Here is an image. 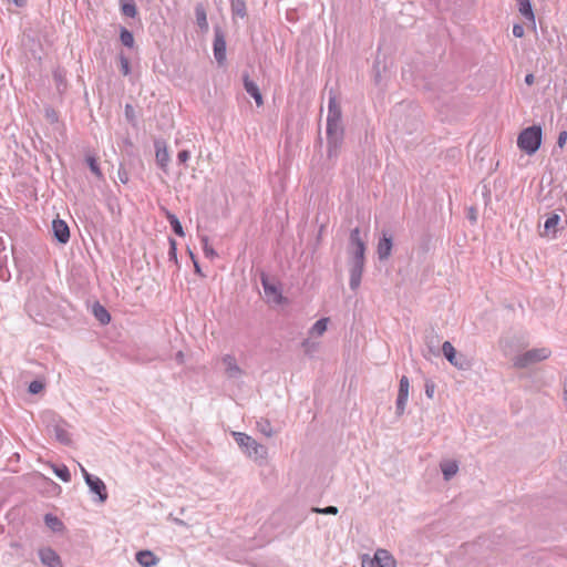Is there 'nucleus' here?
Wrapping results in <instances>:
<instances>
[{"mask_svg":"<svg viewBox=\"0 0 567 567\" xmlns=\"http://www.w3.org/2000/svg\"><path fill=\"white\" fill-rule=\"evenodd\" d=\"M327 140H328V157L338 156L339 150L343 141V126L341 122V109L336 96L329 97L328 115H327Z\"/></svg>","mask_w":567,"mask_h":567,"instance_id":"nucleus-1","label":"nucleus"},{"mask_svg":"<svg viewBox=\"0 0 567 567\" xmlns=\"http://www.w3.org/2000/svg\"><path fill=\"white\" fill-rule=\"evenodd\" d=\"M231 436L240 447L241 452L258 465L267 462L268 450L265 445L259 444L250 435L243 432H231Z\"/></svg>","mask_w":567,"mask_h":567,"instance_id":"nucleus-2","label":"nucleus"},{"mask_svg":"<svg viewBox=\"0 0 567 567\" xmlns=\"http://www.w3.org/2000/svg\"><path fill=\"white\" fill-rule=\"evenodd\" d=\"M542 143V128L530 126L525 128L517 138V145L520 150L532 155L537 152Z\"/></svg>","mask_w":567,"mask_h":567,"instance_id":"nucleus-3","label":"nucleus"},{"mask_svg":"<svg viewBox=\"0 0 567 567\" xmlns=\"http://www.w3.org/2000/svg\"><path fill=\"white\" fill-rule=\"evenodd\" d=\"M551 354V350L546 347L528 350L514 359V365L518 369H525L530 364L544 361Z\"/></svg>","mask_w":567,"mask_h":567,"instance_id":"nucleus-4","label":"nucleus"},{"mask_svg":"<svg viewBox=\"0 0 567 567\" xmlns=\"http://www.w3.org/2000/svg\"><path fill=\"white\" fill-rule=\"evenodd\" d=\"M367 244L361 237L359 227H355L350 233L348 255L349 261H365Z\"/></svg>","mask_w":567,"mask_h":567,"instance_id":"nucleus-5","label":"nucleus"},{"mask_svg":"<svg viewBox=\"0 0 567 567\" xmlns=\"http://www.w3.org/2000/svg\"><path fill=\"white\" fill-rule=\"evenodd\" d=\"M442 352L446 360L458 370H467L471 367L470 360L462 353H457L450 341L442 344Z\"/></svg>","mask_w":567,"mask_h":567,"instance_id":"nucleus-6","label":"nucleus"},{"mask_svg":"<svg viewBox=\"0 0 567 567\" xmlns=\"http://www.w3.org/2000/svg\"><path fill=\"white\" fill-rule=\"evenodd\" d=\"M393 248V236L390 231L383 230L377 245V255L380 260H386Z\"/></svg>","mask_w":567,"mask_h":567,"instance_id":"nucleus-7","label":"nucleus"},{"mask_svg":"<svg viewBox=\"0 0 567 567\" xmlns=\"http://www.w3.org/2000/svg\"><path fill=\"white\" fill-rule=\"evenodd\" d=\"M410 381L409 378L403 375L400 379L399 393L396 399V414L402 415L405 411V406L409 399Z\"/></svg>","mask_w":567,"mask_h":567,"instance_id":"nucleus-8","label":"nucleus"},{"mask_svg":"<svg viewBox=\"0 0 567 567\" xmlns=\"http://www.w3.org/2000/svg\"><path fill=\"white\" fill-rule=\"evenodd\" d=\"M86 485L90 492L97 495L99 502L104 503L107 499V491L104 482L94 475H86Z\"/></svg>","mask_w":567,"mask_h":567,"instance_id":"nucleus-9","label":"nucleus"},{"mask_svg":"<svg viewBox=\"0 0 567 567\" xmlns=\"http://www.w3.org/2000/svg\"><path fill=\"white\" fill-rule=\"evenodd\" d=\"M155 159L161 169L168 172V163L171 161L166 143L164 141H155Z\"/></svg>","mask_w":567,"mask_h":567,"instance_id":"nucleus-10","label":"nucleus"},{"mask_svg":"<svg viewBox=\"0 0 567 567\" xmlns=\"http://www.w3.org/2000/svg\"><path fill=\"white\" fill-rule=\"evenodd\" d=\"M365 261H349V286L352 290L360 287Z\"/></svg>","mask_w":567,"mask_h":567,"instance_id":"nucleus-11","label":"nucleus"},{"mask_svg":"<svg viewBox=\"0 0 567 567\" xmlns=\"http://www.w3.org/2000/svg\"><path fill=\"white\" fill-rule=\"evenodd\" d=\"M221 362L225 367V373L229 379H239L244 375V371L237 364L236 358L231 354H225L221 358Z\"/></svg>","mask_w":567,"mask_h":567,"instance_id":"nucleus-12","label":"nucleus"},{"mask_svg":"<svg viewBox=\"0 0 567 567\" xmlns=\"http://www.w3.org/2000/svg\"><path fill=\"white\" fill-rule=\"evenodd\" d=\"M261 285L265 291V296L268 298L269 301H272L275 303H280L282 296L277 287V285L269 280V278L265 275L261 277Z\"/></svg>","mask_w":567,"mask_h":567,"instance_id":"nucleus-13","label":"nucleus"},{"mask_svg":"<svg viewBox=\"0 0 567 567\" xmlns=\"http://www.w3.org/2000/svg\"><path fill=\"white\" fill-rule=\"evenodd\" d=\"M214 56L219 65H221L226 60V41L219 30H216L215 32Z\"/></svg>","mask_w":567,"mask_h":567,"instance_id":"nucleus-14","label":"nucleus"},{"mask_svg":"<svg viewBox=\"0 0 567 567\" xmlns=\"http://www.w3.org/2000/svg\"><path fill=\"white\" fill-rule=\"evenodd\" d=\"M52 230L56 240L65 244L70 239V229L68 224L62 219H54L52 223Z\"/></svg>","mask_w":567,"mask_h":567,"instance_id":"nucleus-15","label":"nucleus"},{"mask_svg":"<svg viewBox=\"0 0 567 567\" xmlns=\"http://www.w3.org/2000/svg\"><path fill=\"white\" fill-rule=\"evenodd\" d=\"M243 80L246 92L255 100L257 106H261L264 104V100L258 85L249 78L248 74H244Z\"/></svg>","mask_w":567,"mask_h":567,"instance_id":"nucleus-16","label":"nucleus"},{"mask_svg":"<svg viewBox=\"0 0 567 567\" xmlns=\"http://www.w3.org/2000/svg\"><path fill=\"white\" fill-rule=\"evenodd\" d=\"M52 432L60 443L69 445L71 443V435L68 432L66 424L63 421H58L52 425Z\"/></svg>","mask_w":567,"mask_h":567,"instance_id":"nucleus-17","label":"nucleus"},{"mask_svg":"<svg viewBox=\"0 0 567 567\" xmlns=\"http://www.w3.org/2000/svg\"><path fill=\"white\" fill-rule=\"evenodd\" d=\"M374 567H394L395 559L386 549H378L374 554Z\"/></svg>","mask_w":567,"mask_h":567,"instance_id":"nucleus-18","label":"nucleus"},{"mask_svg":"<svg viewBox=\"0 0 567 567\" xmlns=\"http://www.w3.org/2000/svg\"><path fill=\"white\" fill-rule=\"evenodd\" d=\"M136 561L141 567H152L157 565L158 558L151 550H141L136 554Z\"/></svg>","mask_w":567,"mask_h":567,"instance_id":"nucleus-19","label":"nucleus"},{"mask_svg":"<svg viewBox=\"0 0 567 567\" xmlns=\"http://www.w3.org/2000/svg\"><path fill=\"white\" fill-rule=\"evenodd\" d=\"M40 559L47 567H54L59 564V556L51 548H43L39 551Z\"/></svg>","mask_w":567,"mask_h":567,"instance_id":"nucleus-20","label":"nucleus"},{"mask_svg":"<svg viewBox=\"0 0 567 567\" xmlns=\"http://www.w3.org/2000/svg\"><path fill=\"white\" fill-rule=\"evenodd\" d=\"M445 481H450L456 475L458 471V463L456 461L446 460L440 464Z\"/></svg>","mask_w":567,"mask_h":567,"instance_id":"nucleus-21","label":"nucleus"},{"mask_svg":"<svg viewBox=\"0 0 567 567\" xmlns=\"http://www.w3.org/2000/svg\"><path fill=\"white\" fill-rule=\"evenodd\" d=\"M518 10L520 14L528 21L535 22V16L532 8L530 0H517Z\"/></svg>","mask_w":567,"mask_h":567,"instance_id":"nucleus-22","label":"nucleus"},{"mask_svg":"<svg viewBox=\"0 0 567 567\" xmlns=\"http://www.w3.org/2000/svg\"><path fill=\"white\" fill-rule=\"evenodd\" d=\"M93 313L95 316V318L102 323V324H106L110 322L111 320V316L110 313L107 312V310L101 306L100 303H95L93 306Z\"/></svg>","mask_w":567,"mask_h":567,"instance_id":"nucleus-23","label":"nucleus"},{"mask_svg":"<svg viewBox=\"0 0 567 567\" xmlns=\"http://www.w3.org/2000/svg\"><path fill=\"white\" fill-rule=\"evenodd\" d=\"M328 321L329 319L328 318H321L319 319L318 321L315 322V324L311 327L309 333L311 336H317V337H320L322 336L326 331H327V328H328Z\"/></svg>","mask_w":567,"mask_h":567,"instance_id":"nucleus-24","label":"nucleus"},{"mask_svg":"<svg viewBox=\"0 0 567 567\" xmlns=\"http://www.w3.org/2000/svg\"><path fill=\"white\" fill-rule=\"evenodd\" d=\"M559 220H560V217L557 214H553L551 216H549L544 224L545 233H547V234L553 233V237H555L556 231H557L556 228H557Z\"/></svg>","mask_w":567,"mask_h":567,"instance_id":"nucleus-25","label":"nucleus"},{"mask_svg":"<svg viewBox=\"0 0 567 567\" xmlns=\"http://www.w3.org/2000/svg\"><path fill=\"white\" fill-rule=\"evenodd\" d=\"M166 218L172 227V229L174 230V233L181 237H183L185 234H184V230H183V226L179 221V219L172 213L167 212L166 213Z\"/></svg>","mask_w":567,"mask_h":567,"instance_id":"nucleus-26","label":"nucleus"},{"mask_svg":"<svg viewBox=\"0 0 567 567\" xmlns=\"http://www.w3.org/2000/svg\"><path fill=\"white\" fill-rule=\"evenodd\" d=\"M231 4V11L235 16H238L240 18L246 17V2L245 0H230Z\"/></svg>","mask_w":567,"mask_h":567,"instance_id":"nucleus-27","label":"nucleus"},{"mask_svg":"<svg viewBox=\"0 0 567 567\" xmlns=\"http://www.w3.org/2000/svg\"><path fill=\"white\" fill-rule=\"evenodd\" d=\"M196 13V21L200 29L207 30L208 29V22L206 17V11L202 6H197L195 9Z\"/></svg>","mask_w":567,"mask_h":567,"instance_id":"nucleus-28","label":"nucleus"},{"mask_svg":"<svg viewBox=\"0 0 567 567\" xmlns=\"http://www.w3.org/2000/svg\"><path fill=\"white\" fill-rule=\"evenodd\" d=\"M44 522H45V525L52 529L53 532H59L62 529L63 527V524L62 522L56 517V516H53L51 514H47L44 516Z\"/></svg>","mask_w":567,"mask_h":567,"instance_id":"nucleus-29","label":"nucleus"},{"mask_svg":"<svg viewBox=\"0 0 567 567\" xmlns=\"http://www.w3.org/2000/svg\"><path fill=\"white\" fill-rule=\"evenodd\" d=\"M52 470L54 474L61 478L63 482L71 481V474L69 468L65 465H52Z\"/></svg>","mask_w":567,"mask_h":567,"instance_id":"nucleus-30","label":"nucleus"},{"mask_svg":"<svg viewBox=\"0 0 567 567\" xmlns=\"http://www.w3.org/2000/svg\"><path fill=\"white\" fill-rule=\"evenodd\" d=\"M257 429L260 433H262L267 437H271L275 433L274 429L268 420L258 421Z\"/></svg>","mask_w":567,"mask_h":567,"instance_id":"nucleus-31","label":"nucleus"},{"mask_svg":"<svg viewBox=\"0 0 567 567\" xmlns=\"http://www.w3.org/2000/svg\"><path fill=\"white\" fill-rule=\"evenodd\" d=\"M120 39H121V42L123 43V45H125L127 48H132L134 44V37H133L132 32H130L126 29H123L121 31Z\"/></svg>","mask_w":567,"mask_h":567,"instance_id":"nucleus-32","label":"nucleus"},{"mask_svg":"<svg viewBox=\"0 0 567 567\" xmlns=\"http://www.w3.org/2000/svg\"><path fill=\"white\" fill-rule=\"evenodd\" d=\"M301 347H302L305 353L312 354L313 352L317 351L318 343L310 339H306L302 341Z\"/></svg>","mask_w":567,"mask_h":567,"instance_id":"nucleus-33","label":"nucleus"},{"mask_svg":"<svg viewBox=\"0 0 567 567\" xmlns=\"http://www.w3.org/2000/svg\"><path fill=\"white\" fill-rule=\"evenodd\" d=\"M86 162H87V165H89V167H90L91 172H92L96 177L101 178V177H102V172H101V169H100V167H99V164H97L96 159H95L93 156H89V157L86 158Z\"/></svg>","mask_w":567,"mask_h":567,"instance_id":"nucleus-34","label":"nucleus"},{"mask_svg":"<svg viewBox=\"0 0 567 567\" xmlns=\"http://www.w3.org/2000/svg\"><path fill=\"white\" fill-rule=\"evenodd\" d=\"M122 12L126 17L134 18L137 13V10L134 3H124L122 6Z\"/></svg>","mask_w":567,"mask_h":567,"instance_id":"nucleus-35","label":"nucleus"},{"mask_svg":"<svg viewBox=\"0 0 567 567\" xmlns=\"http://www.w3.org/2000/svg\"><path fill=\"white\" fill-rule=\"evenodd\" d=\"M311 511L315 513L324 514V515H337L339 512L338 507H336V506H327L323 508L313 507Z\"/></svg>","mask_w":567,"mask_h":567,"instance_id":"nucleus-36","label":"nucleus"},{"mask_svg":"<svg viewBox=\"0 0 567 567\" xmlns=\"http://www.w3.org/2000/svg\"><path fill=\"white\" fill-rule=\"evenodd\" d=\"M168 259L174 262H177V244L173 238H169Z\"/></svg>","mask_w":567,"mask_h":567,"instance_id":"nucleus-37","label":"nucleus"},{"mask_svg":"<svg viewBox=\"0 0 567 567\" xmlns=\"http://www.w3.org/2000/svg\"><path fill=\"white\" fill-rule=\"evenodd\" d=\"M202 244H203V250H204L205 256L213 258L216 255V252H215L214 248L208 244V238L203 237Z\"/></svg>","mask_w":567,"mask_h":567,"instance_id":"nucleus-38","label":"nucleus"},{"mask_svg":"<svg viewBox=\"0 0 567 567\" xmlns=\"http://www.w3.org/2000/svg\"><path fill=\"white\" fill-rule=\"evenodd\" d=\"M43 388L44 384L41 381L34 380L29 384V392L31 394H38L43 390Z\"/></svg>","mask_w":567,"mask_h":567,"instance_id":"nucleus-39","label":"nucleus"},{"mask_svg":"<svg viewBox=\"0 0 567 567\" xmlns=\"http://www.w3.org/2000/svg\"><path fill=\"white\" fill-rule=\"evenodd\" d=\"M374 557L371 558L368 554L361 556V567H367V565H369V567H374Z\"/></svg>","mask_w":567,"mask_h":567,"instance_id":"nucleus-40","label":"nucleus"},{"mask_svg":"<svg viewBox=\"0 0 567 567\" xmlns=\"http://www.w3.org/2000/svg\"><path fill=\"white\" fill-rule=\"evenodd\" d=\"M130 62L125 56H121V71L124 75L130 73Z\"/></svg>","mask_w":567,"mask_h":567,"instance_id":"nucleus-41","label":"nucleus"},{"mask_svg":"<svg viewBox=\"0 0 567 567\" xmlns=\"http://www.w3.org/2000/svg\"><path fill=\"white\" fill-rule=\"evenodd\" d=\"M190 157V153L186 150H183L178 153L177 159L179 164H185Z\"/></svg>","mask_w":567,"mask_h":567,"instance_id":"nucleus-42","label":"nucleus"},{"mask_svg":"<svg viewBox=\"0 0 567 567\" xmlns=\"http://www.w3.org/2000/svg\"><path fill=\"white\" fill-rule=\"evenodd\" d=\"M434 384L432 382H426L425 383V394L427 398L432 399L433 395H434Z\"/></svg>","mask_w":567,"mask_h":567,"instance_id":"nucleus-43","label":"nucleus"},{"mask_svg":"<svg viewBox=\"0 0 567 567\" xmlns=\"http://www.w3.org/2000/svg\"><path fill=\"white\" fill-rule=\"evenodd\" d=\"M513 34L516 38H522L524 35V28L520 24H515L513 27Z\"/></svg>","mask_w":567,"mask_h":567,"instance_id":"nucleus-44","label":"nucleus"},{"mask_svg":"<svg viewBox=\"0 0 567 567\" xmlns=\"http://www.w3.org/2000/svg\"><path fill=\"white\" fill-rule=\"evenodd\" d=\"M566 140H567V132H560L559 133V136H558V140H557V144L563 147L566 143Z\"/></svg>","mask_w":567,"mask_h":567,"instance_id":"nucleus-45","label":"nucleus"},{"mask_svg":"<svg viewBox=\"0 0 567 567\" xmlns=\"http://www.w3.org/2000/svg\"><path fill=\"white\" fill-rule=\"evenodd\" d=\"M189 256L193 259L195 271L199 274L200 272V268H199V265H198L197 260L195 259V256L192 252V250H189Z\"/></svg>","mask_w":567,"mask_h":567,"instance_id":"nucleus-46","label":"nucleus"},{"mask_svg":"<svg viewBox=\"0 0 567 567\" xmlns=\"http://www.w3.org/2000/svg\"><path fill=\"white\" fill-rule=\"evenodd\" d=\"M534 81H535V76H534V74L529 73V74H527V75L525 76V83H526L527 85H532V84L534 83Z\"/></svg>","mask_w":567,"mask_h":567,"instance_id":"nucleus-47","label":"nucleus"},{"mask_svg":"<svg viewBox=\"0 0 567 567\" xmlns=\"http://www.w3.org/2000/svg\"><path fill=\"white\" fill-rule=\"evenodd\" d=\"M563 395H564L565 405L567 408V379L564 381V392H563Z\"/></svg>","mask_w":567,"mask_h":567,"instance_id":"nucleus-48","label":"nucleus"},{"mask_svg":"<svg viewBox=\"0 0 567 567\" xmlns=\"http://www.w3.org/2000/svg\"><path fill=\"white\" fill-rule=\"evenodd\" d=\"M17 7H23L27 3V0H11Z\"/></svg>","mask_w":567,"mask_h":567,"instance_id":"nucleus-49","label":"nucleus"},{"mask_svg":"<svg viewBox=\"0 0 567 567\" xmlns=\"http://www.w3.org/2000/svg\"><path fill=\"white\" fill-rule=\"evenodd\" d=\"M176 360L182 363L184 361V353L182 351H178L176 354Z\"/></svg>","mask_w":567,"mask_h":567,"instance_id":"nucleus-50","label":"nucleus"},{"mask_svg":"<svg viewBox=\"0 0 567 567\" xmlns=\"http://www.w3.org/2000/svg\"><path fill=\"white\" fill-rule=\"evenodd\" d=\"M79 466H80V470H81V473H82L84 480L86 481V475H91V474L81 464Z\"/></svg>","mask_w":567,"mask_h":567,"instance_id":"nucleus-51","label":"nucleus"},{"mask_svg":"<svg viewBox=\"0 0 567 567\" xmlns=\"http://www.w3.org/2000/svg\"><path fill=\"white\" fill-rule=\"evenodd\" d=\"M118 176L122 183H127L128 178L125 174L122 175L121 173H118Z\"/></svg>","mask_w":567,"mask_h":567,"instance_id":"nucleus-52","label":"nucleus"},{"mask_svg":"<svg viewBox=\"0 0 567 567\" xmlns=\"http://www.w3.org/2000/svg\"><path fill=\"white\" fill-rule=\"evenodd\" d=\"M130 111H132V107H131L130 105H126V107H125V112L127 113V112H130Z\"/></svg>","mask_w":567,"mask_h":567,"instance_id":"nucleus-53","label":"nucleus"},{"mask_svg":"<svg viewBox=\"0 0 567 567\" xmlns=\"http://www.w3.org/2000/svg\"><path fill=\"white\" fill-rule=\"evenodd\" d=\"M430 351H431V352H433V353H435V351H434V347H431V348H430Z\"/></svg>","mask_w":567,"mask_h":567,"instance_id":"nucleus-54","label":"nucleus"}]
</instances>
